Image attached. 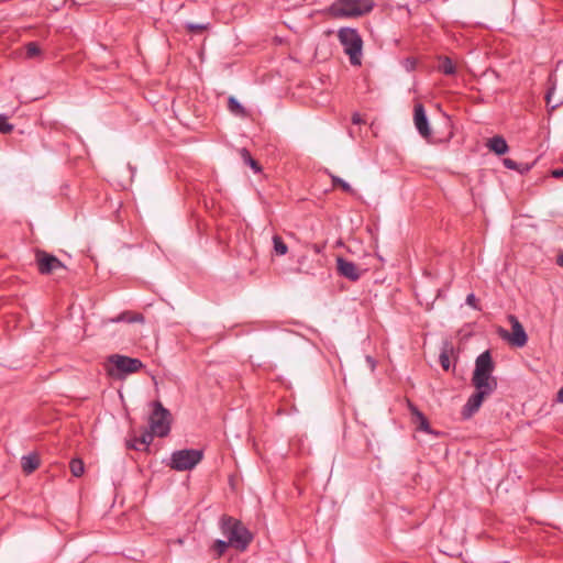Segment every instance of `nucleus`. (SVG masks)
<instances>
[{"instance_id":"6e6552de","label":"nucleus","mask_w":563,"mask_h":563,"mask_svg":"<svg viewBox=\"0 0 563 563\" xmlns=\"http://www.w3.org/2000/svg\"><path fill=\"white\" fill-rule=\"evenodd\" d=\"M508 321L511 325L512 331L509 332L503 328H499L498 334L500 335L501 339L506 340L512 346H516V347L525 346L528 342V335H527L522 324L520 323L518 318L514 314L508 316Z\"/></svg>"},{"instance_id":"f3484780","label":"nucleus","mask_w":563,"mask_h":563,"mask_svg":"<svg viewBox=\"0 0 563 563\" xmlns=\"http://www.w3.org/2000/svg\"><path fill=\"white\" fill-rule=\"evenodd\" d=\"M327 174L331 178L333 187H339L344 192H347L351 195L355 194V190L351 187V185L349 183H346L345 180H343L342 178H340L339 176L334 175L333 173H331L329 170H327Z\"/></svg>"},{"instance_id":"5701e85b","label":"nucleus","mask_w":563,"mask_h":563,"mask_svg":"<svg viewBox=\"0 0 563 563\" xmlns=\"http://www.w3.org/2000/svg\"><path fill=\"white\" fill-rule=\"evenodd\" d=\"M274 251L277 255H285L288 252V246L279 235L273 236Z\"/></svg>"},{"instance_id":"412c9836","label":"nucleus","mask_w":563,"mask_h":563,"mask_svg":"<svg viewBox=\"0 0 563 563\" xmlns=\"http://www.w3.org/2000/svg\"><path fill=\"white\" fill-rule=\"evenodd\" d=\"M240 153L244 163L247 164L255 173L261 170L260 164L251 156L246 148H242Z\"/></svg>"},{"instance_id":"7c9ffc66","label":"nucleus","mask_w":563,"mask_h":563,"mask_svg":"<svg viewBox=\"0 0 563 563\" xmlns=\"http://www.w3.org/2000/svg\"><path fill=\"white\" fill-rule=\"evenodd\" d=\"M551 174L554 178H562L563 177V168L553 169Z\"/></svg>"},{"instance_id":"f03ea898","label":"nucleus","mask_w":563,"mask_h":563,"mask_svg":"<svg viewBox=\"0 0 563 563\" xmlns=\"http://www.w3.org/2000/svg\"><path fill=\"white\" fill-rule=\"evenodd\" d=\"M221 530L231 547L241 552L245 551L253 540L250 530L241 521L229 516L222 517Z\"/></svg>"},{"instance_id":"2eb2a0df","label":"nucleus","mask_w":563,"mask_h":563,"mask_svg":"<svg viewBox=\"0 0 563 563\" xmlns=\"http://www.w3.org/2000/svg\"><path fill=\"white\" fill-rule=\"evenodd\" d=\"M438 69L441 73H443L444 75H449V76L455 75V73H456L455 65L453 64L452 59L448 56H443V57L439 58Z\"/></svg>"},{"instance_id":"20e7f679","label":"nucleus","mask_w":563,"mask_h":563,"mask_svg":"<svg viewBox=\"0 0 563 563\" xmlns=\"http://www.w3.org/2000/svg\"><path fill=\"white\" fill-rule=\"evenodd\" d=\"M143 363L139 358H133L120 354H112L108 357L106 371L114 379H123L128 375L139 372Z\"/></svg>"},{"instance_id":"c85d7f7f","label":"nucleus","mask_w":563,"mask_h":563,"mask_svg":"<svg viewBox=\"0 0 563 563\" xmlns=\"http://www.w3.org/2000/svg\"><path fill=\"white\" fill-rule=\"evenodd\" d=\"M476 302H477L476 296L474 294H468L466 297V303L476 309L477 308Z\"/></svg>"},{"instance_id":"f257e3e1","label":"nucleus","mask_w":563,"mask_h":563,"mask_svg":"<svg viewBox=\"0 0 563 563\" xmlns=\"http://www.w3.org/2000/svg\"><path fill=\"white\" fill-rule=\"evenodd\" d=\"M494 363L489 351L479 354L475 361V369L472 376V385L475 393L467 399L462 409V417L470 419L481 408L484 399L492 395L497 388V380L492 376Z\"/></svg>"},{"instance_id":"dca6fc26","label":"nucleus","mask_w":563,"mask_h":563,"mask_svg":"<svg viewBox=\"0 0 563 563\" xmlns=\"http://www.w3.org/2000/svg\"><path fill=\"white\" fill-rule=\"evenodd\" d=\"M228 109L231 113H233L236 117H240V118L247 117V112H246L245 108L234 97L229 98Z\"/></svg>"},{"instance_id":"39448f33","label":"nucleus","mask_w":563,"mask_h":563,"mask_svg":"<svg viewBox=\"0 0 563 563\" xmlns=\"http://www.w3.org/2000/svg\"><path fill=\"white\" fill-rule=\"evenodd\" d=\"M338 38L344 53L349 56L351 65L360 66L362 64L363 40L358 32L352 27H341L338 32Z\"/></svg>"},{"instance_id":"1a4fd4ad","label":"nucleus","mask_w":563,"mask_h":563,"mask_svg":"<svg viewBox=\"0 0 563 563\" xmlns=\"http://www.w3.org/2000/svg\"><path fill=\"white\" fill-rule=\"evenodd\" d=\"M551 88L548 90L547 104L552 109L563 104V65L558 66L550 76Z\"/></svg>"},{"instance_id":"393cba45","label":"nucleus","mask_w":563,"mask_h":563,"mask_svg":"<svg viewBox=\"0 0 563 563\" xmlns=\"http://www.w3.org/2000/svg\"><path fill=\"white\" fill-rule=\"evenodd\" d=\"M25 54L27 58H34L41 54V49L35 42H30L25 45Z\"/></svg>"},{"instance_id":"9d476101","label":"nucleus","mask_w":563,"mask_h":563,"mask_svg":"<svg viewBox=\"0 0 563 563\" xmlns=\"http://www.w3.org/2000/svg\"><path fill=\"white\" fill-rule=\"evenodd\" d=\"M35 258L37 269L42 275H48L59 268H64L63 263L56 256L44 251H36Z\"/></svg>"},{"instance_id":"473e14b6","label":"nucleus","mask_w":563,"mask_h":563,"mask_svg":"<svg viewBox=\"0 0 563 563\" xmlns=\"http://www.w3.org/2000/svg\"><path fill=\"white\" fill-rule=\"evenodd\" d=\"M556 264L563 267V253L556 257Z\"/></svg>"},{"instance_id":"f8f14e48","label":"nucleus","mask_w":563,"mask_h":563,"mask_svg":"<svg viewBox=\"0 0 563 563\" xmlns=\"http://www.w3.org/2000/svg\"><path fill=\"white\" fill-rule=\"evenodd\" d=\"M336 268L339 274L349 280L356 282L361 277V269L358 266L343 257L336 258Z\"/></svg>"},{"instance_id":"4468645a","label":"nucleus","mask_w":563,"mask_h":563,"mask_svg":"<svg viewBox=\"0 0 563 563\" xmlns=\"http://www.w3.org/2000/svg\"><path fill=\"white\" fill-rule=\"evenodd\" d=\"M40 465V459L36 454L24 455L21 459V466L25 474L33 473Z\"/></svg>"},{"instance_id":"aec40b11","label":"nucleus","mask_w":563,"mask_h":563,"mask_svg":"<svg viewBox=\"0 0 563 563\" xmlns=\"http://www.w3.org/2000/svg\"><path fill=\"white\" fill-rule=\"evenodd\" d=\"M450 351H452V346L449 343H445L439 356L440 364L444 371H449L450 368Z\"/></svg>"},{"instance_id":"0eeeda50","label":"nucleus","mask_w":563,"mask_h":563,"mask_svg":"<svg viewBox=\"0 0 563 563\" xmlns=\"http://www.w3.org/2000/svg\"><path fill=\"white\" fill-rule=\"evenodd\" d=\"M202 450L186 449L175 451L170 457V467L176 471H189L201 462Z\"/></svg>"},{"instance_id":"4be33fe9","label":"nucleus","mask_w":563,"mask_h":563,"mask_svg":"<svg viewBox=\"0 0 563 563\" xmlns=\"http://www.w3.org/2000/svg\"><path fill=\"white\" fill-rule=\"evenodd\" d=\"M70 472L75 477H80L85 472L84 462L80 459H73L69 464Z\"/></svg>"},{"instance_id":"a878e982","label":"nucleus","mask_w":563,"mask_h":563,"mask_svg":"<svg viewBox=\"0 0 563 563\" xmlns=\"http://www.w3.org/2000/svg\"><path fill=\"white\" fill-rule=\"evenodd\" d=\"M13 131V125L8 122V117L0 114V133L8 134Z\"/></svg>"},{"instance_id":"6ab92c4d","label":"nucleus","mask_w":563,"mask_h":563,"mask_svg":"<svg viewBox=\"0 0 563 563\" xmlns=\"http://www.w3.org/2000/svg\"><path fill=\"white\" fill-rule=\"evenodd\" d=\"M411 413L416 417V421L419 423V429L429 432V422L427 418L420 412L415 406H410Z\"/></svg>"},{"instance_id":"c756f323","label":"nucleus","mask_w":563,"mask_h":563,"mask_svg":"<svg viewBox=\"0 0 563 563\" xmlns=\"http://www.w3.org/2000/svg\"><path fill=\"white\" fill-rule=\"evenodd\" d=\"M366 363L368 364V367L373 372L376 367V362L372 356H366Z\"/></svg>"},{"instance_id":"bb28decb","label":"nucleus","mask_w":563,"mask_h":563,"mask_svg":"<svg viewBox=\"0 0 563 563\" xmlns=\"http://www.w3.org/2000/svg\"><path fill=\"white\" fill-rule=\"evenodd\" d=\"M229 547H231V544L229 543V540L228 541L217 540L213 544V549L217 552L218 556L223 555Z\"/></svg>"},{"instance_id":"b1692460","label":"nucleus","mask_w":563,"mask_h":563,"mask_svg":"<svg viewBox=\"0 0 563 563\" xmlns=\"http://www.w3.org/2000/svg\"><path fill=\"white\" fill-rule=\"evenodd\" d=\"M503 163L506 168L512 169V170H518L520 173H525V172L529 170V168H530L528 165H525V166L520 165L511 158H505L503 161Z\"/></svg>"},{"instance_id":"a211bd4d","label":"nucleus","mask_w":563,"mask_h":563,"mask_svg":"<svg viewBox=\"0 0 563 563\" xmlns=\"http://www.w3.org/2000/svg\"><path fill=\"white\" fill-rule=\"evenodd\" d=\"M154 437H156V433H153V431L151 429L150 430H145V431L142 432L140 438L134 440V443H132L130 446L132 449L137 450L139 446L136 445V443H139V444H142L145 448H147L152 443Z\"/></svg>"},{"instance_id":"423d86ee","label":"nucleus","mask_w":563,"mask_h":563,"mask_svg":"<svg viewBox=\"0 0 563 563\" xmlns=\"http://www.w3.org/2000/svg\"><path fill=\"white\" fill-rule=\"evenodd\" d=\"M172 415L163 407L162 402H153V411L148 419L150 429L156 437L164 438L170 431Z\"/></svg>"},{"instance_id":"cd10ccee","label":"nucleus","mask_w":563,"mask_h":563,"mask_svg":"<svg viewBox=\"0 0 563 563\" xmlns=\"http://www.w3.org/2000/svg\"><path fill=\"white\" fill-rule=\"evenodd\" d=\"M186 27L190 32L200 33V32L205 31L208 27V24L187 23Z\"/></svg>"},{"instance_id":"7ed1b4c3","label":"nucleus","mask_w":563,"mask_h":563,"mask_svg":"<svg viewBox=\"0 0 563 563\" xmlns=\"http://www.w3.org/2000/svg\"><path fill=\"white\" fill-rule=\"evenodd\" d=\"M373 7V0H335L325 13L335 19L357 18L372 11Z\"/></svg>"},{"instance_id":"2f4dec72","label":"nucleus","mask_w":563,"mask_h":563,"mask_svg":"<svg viewBox=\"0 0 563 563\" xmlns=\"http://www.w3.org/2000/svg\"><path fill=\"white\" fill-rule=\"evenodd\" d=\"M556 400L559 402H562L563 404V386L560 388V390L558 391L556 394Z\"/></svg>"},{"instance_id":"72a5a7b5","label":"nucleus","mask_w":563,"mask_h":563,"mask_svg":"<svg viewBox=\"0 0 563 563\" xmlns=\"http://www.w3.org/2000/svg\"><path fill=\"white\" fill-rule=\"evenodd\" d=\"M360 121H361V120H360V118H358V115H357V114L353 115V123H356V124H357V123H360Z\"/></svg>"},{"instance_id":"9b49d317","label":"nucleus","mask_w":563,"mask_h":563,"mask_svg":"<svg viewBox=\"0 0 563 563\" xmlns=\"http://www.w3.org/2000/svg\"><path fill=\"white\" fill-rule=\"evenodd\" d=\"M413 121L416 129L422 137H429L431 135L426 110L421 103H417L413 108Z\"/></svg>"},{"instance_id":"f704fd0d","label":"nucleus","mask_w":563,"mask_h":563,"mask_svg":"<svg viewBox=\"0 0 563 563\" xmlns=\"http://www.w3.org/2000/svg\"><path fill=\"white\" fill-rule=\"evenodd\" d=\"M121 320H123V317H122V316L118 317V318H117V319H114L113 321H121Z\"/></svg>"},{"instance_id":"ddd939ff","label":"nucleus","mask_w":563,"mask_h":563,"mask_svg":"<svg viewBox=\"0 0 563 563\" xmlns=\"http://www.w3.org/2000/svg\"><path fill=\"white\" fill-rule=\"evenodd\" d=\"M487 147L497 155H504L508 152V144L503 136L496 135L488 140Z\"/></svg>"}]
</instances>
